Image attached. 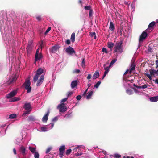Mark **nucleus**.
Listing matches in <instances>:
<instances>
[{
    "instance_id": "f257e3e1",
    "label": "nucleus",
    "mask_w": 158,
    "mask_h": 158,
    "mask_svg": "<svg viewBox=\"0 0 158 158\" xmlns=\"http://www.w3.org/2000/svg\"><path fill=\"white\" fill-rule=\"evenodd\" d=\"M8 16L6 11L0 12V30L2 34L4 43L7 46V49L9 54L15 53V48L17 41L14 39L12 32L13 21L12 19Z\"/></svg>"
},
{
    "instance_id": "f03ea898",
    "label": "nucleus",
    "mask_w": 158,
    "mask_h": 158,
    "mask_svg": "<svg viewBox=\"0 0 158 158\" xmlns=\"http://www.w3.org/2000/svg\"><path fill=\"white\" fill-rule=\"evenodd\" d=\"M147 29L145 30L141 34L140 36L139 39V44L138 45V47H139L143 41L146 39L148 35L147 33Z\"/></svg>"
},
{
    "instance_id": "7ed1b4c3",
    "label": "nucleus",
    "mask_w": 158,
    "mask_h": 158,
    "mask_svg": "<svg viewBox=\"0 0 158 158\" xmlns=\"http://www.w3.org/2000/svg\"><path fill=\"white\" fill-rule=\"evenodd\" d=\"M54 124L53 123H51L47 125H44L40 128V131L42 132H46L51 129L54 127Z\"/></svg>"
},
{
    "instance_id": "20e7f679",
    "label": "nucleus",
    "mask_w": 158,
    "mask_h": 158,
    "mask_svg": "<svg viewBox=\"0 0 158 158\" xmlns=\"http://www.w3.org/2000/svg\"><path fill=\"white\" fill-rule=\"evenodd\" d=\"M122 44L120 42L116 43L114 48L115 52L121 53L122 52L123 50L121 47Z\"/></svg>"
},
{
    "instance_id": "39448f33",
    "label": "nucleus",
    "mask_w": 158,
    "mask_h": 158,
    "mask_svg": "<svg viewBox=\"0 0 158 158\" xmlns=\"http://www.w3.org/2000/svg\"><path fill=\"white\" fill-rule=\"evenodd\" d=\"M44 71L42 68L38 69L36 71V73L33 77V81L34 82L37 81L40 76L42 74Z\"/></svg>"
},
{
    "instance_id": "423d86ee",
    "label": "nucleus",
    "mask_w": 158,
    "mask_h": 158,
    "mask_svg": "<svg viewBox=\"0 0 158 158\" xmlns=\"http://www.w3.org/2000/svg\"><path fill=\"white\" fill-rule=\"evenodd\" d=\"M57 108L59 110V112L60 113L64 112L67 110V108L65 106V104L64 103L59 104L57 107Z\"/></svg>"
},
{
    "instance_id": "0eeeda50",
    "label": "nucleus",
    "mask_w": 158,
    "mask_h": 158,
    "mask_svg": "<svg viewBox=\"0 0 158 158\" xmlns=\"http://www.w3.org/2000/svg\"><path fill=\"white\" fill-rule=\"evenodd\" d=\"M18 151L20 154L23 156H25L27 153V151L26 150V147L23 145L19 147Z\"/></svg>"
},
{
    "instance_id": "6e6552de",
    "label": "nucleus",
    "mask_w": 158,
    "mask_h": 158,
    "mask_svg": "<svg viewBox=\"0 0 158 158\" xmlns=\"http://www.w3.org/2000/svg\"><path fill=\"white\" fill-rule=\"evenodd\" d=\"M17 93V90H13L10 93L6 94L5 96V98L6 99H10L15 96Z\"/></svg>"
},
{
    "instance_id": "1a4fd4ad",
    "label": "nucleus",
    "mask_w": 158,
    "mask_h": 158,
    "mask_svg": "<svg viewBox=\"0 0 158 158\" xmlns=\"http://www.w3.org/2000/svg\"><path fill=\"white\" fill-rule=\"evenodd\" d=\"M17 79V76L15 75H13L10 77L9 80L7 82V83L9 85L13 84L16 81Z\"/></svg>"
},
{
    "instance_id": "9d476101",
    "label": "nucleus",
    "mask_w": 158,
    "mask_h": 158,
    "mask_svg": "<svg viewBox=\"0 0 158 158\" xmlns=\"http://www.w3.org/2000/svg\"><path fill=\"white\" fill-rule=\"evenodd\" d=\"M60 48V45L55 44L50 48V51L52 53H55L57 52Z\"/></svg>"
},
{
    "instance_id": "9b49d317",
    "label": "nucleus",
    "mask_w": 158,
    "mask_h": 158,
    "mask_svg": "<svg viewBox=\"0 0 158 158\" xmlns=\"http://www.w3.org/2000/svg\"><path fill=\"white\" fill-rule=\"evenodd\" d=\"M39 49H38L36 51L35 56V62L38 60H40L42 58V54L41 53H39Z\"/></svg>"
},
{
    "instance_id": "f8f14e48",
    "label": "nucleus",
    "mask_w": 158,
    "mask_h": 158,
    "mask_svg": "<svg viewBox=\"0 0 158 158\" xmlns=\"http://www.w3.org/2000/svg\"><path fill=\"white\" fill-rule=\"evenodd\" d=\"M65 51L69 55H71L73 53H75L73 48L70 46H69L66 48Z\"/></svg>"
},
{
    "instance_id": "ddd939ff",
    "label": "nucleus",
    "mask_w": 158,
    "mask_h": 158,
    "mask_svg": "<svg viewBox=\"0 0 158 158\" xmlns=\"http://www.w3.org/2000/svg\"><path fill=\"white\" fill-rule=\"evenodd\" d=\"M135 65L134 63H132L129 69H127L124 73V75L128 73L131 74L133 70H134L135 68Z\"/></svg>"
},
{
    "instance_id": "4468645a",
    "label": "nucleus",
    "mask_w": 158,
    "mask_h": 158,
    "mask_svg": "<svg viewBox=\"0 0 158 158\" xmlns=\"http://www.w3.org/2000/svg\"><path fill=\"white\" fill-rule=\"evenodd\" d=\"M44 79V75H41L40 78L38 80L36 85L37 86H40L42 84L43 82Z\"/></svg>"
},
{
    "instance_id": "2eb2a0df",
    "label": "nucleus",
    "mask_w": 158,
    "mask_h": 158,
    "mask_svg": "<svg viewBox=\"0 0 158 158\" xmlns=\"http://www.w3.org/2000/svg\"><path fill=\"white\" fill-rule=\"evenodd\" d=\"M49 114V112L48 111L47 113L42 118V121L43 122L46 123L47 121Z\"/></svg>"
},
{
    "instance_id": "dca6fc26",
    "label": "nucleus",
    "mask_w": 158,
    "mask_h": 158,
    "mask_svg": "<svg viewBox=\"0 0 158 158\" xmlns=\"http://www.w3.org/2000/svg\"><path fill=\"white\" fill-rule=\"evenodd\" d=\"M21 100L19 97H13L9 100V102H14L19 101Z\"/></svg>"
},
{
    "instance_id": "f3484780",
    "label": "nucleus",
    "mask_w": 158,
    "mask_h": 158,
    "mask_svg": "<svg viewBox=\"0 0 158 158\" xmlns=\"http://www.w3.org/2000/svg\"><path fill=\"white\" fill-rule=\"evenodd\" d=\"M31 82L29 79H27L25 80V82L23 83V85L25 87H28L30 86Z\"/></svg>"
},
{
    "instance_id": "a211bd4d",
    "label": "nucleus",
    "mask_w": 158,
    "mask_h": 158,
    "mask_svg": "<svg viewBox=\"0 0 158 158\" xmlns=\"http://www.w3.org/2000/svg\"><path fill=\"white\" fill-rule=\"evenodd\" d=\"M25 110H31V105L30 103H25L23 106Z\"/></svg>"
},
{
    "instance_id": "6ab92c4d",
    "label": "nucleus",
    "mask_w": 158,
    "mask_h": 158,
    "mask_svg": "<svg viewBox=\"0 0 158 158\" xmlns=\"http://www.w3.org/2000/svg\"><path fill=\"white\" fill-rule=\"evenodd\" d=\"M84 146L82 145H78L77 146V147H76L74 149L73 151L74 152H79L80 151V149L81 148L83 149L84 148Z\"/></svg>"
},
{
    "instance_id": "aec40b11",
    "label": "nucleus",
    "mask_w": 158,
    "mask_h": 158,
    "mask_svg": "<svg viewBox=\"0 0 158 158\" xmlns=\"http://www.w3.org/2000/svg\"><path fill=\"white\" fill-rule=\"evenodd\" d=\"M77 84V80H74L71 82V86L72 89L75 87Z\"/></svg>"
},
{
    "instance_id": "412c9836",
    "label": "nucleus",
    "mask_w": 158,
    "mask_h": 158,
    "mask_svg": "<svg viewBox=\"0 0 158 158\" xmlns=\"http://www.w3.org/2000/svg\"><path fill=\"white\" fill-rule=\"evenodd\" d=\"M99 77V73L98 71H96L93 74L92 78L93 79H95Z\"/></svg>"
},
{
    "instance_id": "4be33fe9",
    "label": "nucleus",
    "mask_w": 158,
    "mask_h": 158,
    "mask_svg": "<svg viewBox=\"0 0 158 158\" xmlns=\"http://www.w3.org/2000/svg\"><path fill=\"white\" fill-rule=\"evenodd\" d=\"M22 139L23 138L22 137L17 138L16 139L15 141V143L17 145L19 144L22 141Z\"/></svg>"
},
{
    "instance_id": "5701e85b",
    "label": "nucleus",
    "mask_w": 158,
    "mask_h": 158,
    "mask_svg": "<svg viewBox=\"0 0 158 158\" xmlns=\"http://www.w3.org/2000/svg\"><path fill=\"white\" fill-rule=\"evenodd\" d=\"M150 100L153 102H155L158 101V96L151 97L150 98Z\"/></svg>"
},
{
    "instance_id": "b1692460",
    "label": "nucleus",
    "mask_w": 158,
    "mask_h": 158,
    "mask_svg": "<svg viewBox=\"0 0 158 158\" xmlns=\"http://www.w3.org/2000/svg\"><path fill=\"white\" fill-rule=\"evenodd\" d=\"M28 120L29 121L34 122L36 120L35 117L33 115H30L28 117Z\"/></svg>"
},
{
    "instance_id": "393cba45",
    "label": "nucleus",
    "mask_w": 158,
    "mask_h": 158,
    "mask_svg": "<svg viewBox=\"0 0 158 158\" xmlns=\"http://www.w3.org/2000/svg\"><path fill=\"white\" fill-rule=\"evenodd\" d=\"M35 147H33L31 146H29L28 148L29 149L31 152L32 153H34L35 152L36 147V146L34 145Z\"/></svg>"
},
{
    "instance_id": "a878e982",
    "label": "nucleus",
    "mask_w": 158,
    "mask_h": 158,
    "mask_svg": "<svg viewBox=\"0 0 158 158\" xmlns=\"http://www.w3.org/2000/svg\"><path fill=\"white\" fill-rule=\"evenodd\" d=\"M72 112H69V113L66 114L64 116V117L66 119H70L72 117V115L71 114Z\"/></svg>"
},
{
    "instance_id": "bb28decb",
    "label": "nucleus",
    "mask_w": 158,
    "mask_h": 158,
    "mask_svg": "<svg viewBox=\"0 0 158 158\" xmlns=\"http://www.w3.org/2000/svg\"><path fill=\"white\" fill-rule=\"evenodd\" d=\"M32 47L31 44H29L26 48L27 51V53H29L31 51Z\"/></svg>"
},
{
    "instance_id": "cd10ccee",
    "label": "nucleus",
    "mask_w": 158,
    "mask_h": 158,
    "mask_svg": "<svg viewBox=\"0 0 158 158\" xmlns=\"http://www.w3.org/2000/svg\"><path fill=\"white\" fill-rule=\"evenodd\" d=\"M149 71L150 72V74H151L152 76L154 75L155 74H156L157 75H158V72H157L156 70H155L154 69H151L149 70Z\"/></svg>"
},
{
    "instance_id": "c85d7f7f",
    "label": "nucleus",
    "mask_w": 158,
    "mask_h": 158,
    "mask_svg": "<svg viewBox=\"0 0 158 158\" xmlns=\"http://www.w3.org/2000/svg\"><path fill=\"white\" fill-rule=\"evenodd\" d=\"M93 93V91L91 90L89 91L88 95L86 96V99H89L91 98V96Z\"/></svg>"
},
{
    "instance_id": "c756f323",
    "label": "nucleus",
    "mask_w": 158,
    "mask_h": 158,
    "mask_svg": "<svg viewBox=\"0 0 158 158\" xmlns=\"http://www.w3.org/2000/svg\"><path fill=\"white\" fill-rule=\"evenodd\" d=\"M123 158H143V156H135L134 157L129 156H124Z\"/></svg>"
},
{
    "instance_id": "7c9ffc66",
    "label": "nucleus",
    "mask_w": 158,
    "mask_h": 158,
    "mask_svg": "<svg viewBox=\"0 0 158 158\" xmlns=\"http://www.w3.org/2000/svg\"><path fill=\"white\" fill-rule=\"evenodd\" d=\"M114 46V44L111 42H108V47L111 49V50Z\"/></svg>"
},
{
    "instance_id": "2f4dec72",
    "label": "nucleus",
    "mask_w": 158,
    "mask_h": 158,
    "mask_svg": "<svg viewBox=\"0 0 158 158\" xmlns=\"http://www.w3.org/2000/svg\"><path fill=\"white\" fill-rule=\"evenodd\" d=\"M109 29L111 31H113L114 29V26L112 22H110Z\"/></svg>"
},
{
    "instance_id": "473e14b6",
    "label": "nucleus",
    "mask_w": 158,
    "mask_h": 158,
    "mask_svg": "<svg viewBox=\"0 0 158 158\" xmlns=\"http://www.w3.org/2000/svg\"><path fill=\"white\" fill-rule=\"evenodd\" d=\"M65 150V146L64 145H62L59 148V152H64V151Z\"/></svg>"
},
{
    "instance_id": "72a5a7b5",
    "label": "nucleus",
    "mask_w": 158,
    "mask_h": 158,
    "mask_svg": "<svg viewBox=\"0 0 158 158\" xmlns=\"http://www.w3.org/2000/svg\"><path fill=\"white\" fill-rule=\"evenodd\" d=\"M26 111H24L22 114L23 116H25L27 114H28L31 111V110H26Z\"/></svg>"
},
{
    "instance_id": "f704fd0d",
    "label": "nucleus",
    "mask_w": 158,
    "mask_h": 158,
    "mask_svg": "<svg viewBox=\"0 0 158 158\" xmlns=\"http://www.w3.org/2000/svg\"><path fill=\"white\" fill-rule=\"evenodd\" d=\"M75 33H72L71 35L70 38L71 41L72 42H74L75 41Z\"/></svg>"
},
{
    "instance_id": "c9c22d12",
    "label": "nucleus",
    "mask_w": 158,
    "mask_h": 158,
    "mask_svg": "<svg viewBox=\"0 0 158 158\" xmlns=\"http://www.w3.org/2000/svg\"><path fill=\"white\" fill-rule=\"evenodd\" d=\"M152 48L150 46H148L146 51V52L148 53L152 52Z\"/></svg>"
},
{
    "instance_id": "e433bc0d",
    "label": "nucleus",
    "mask_w": 158,
    "mask_h": 158,
    "mask_svg": "<svg viewBox=\"0 0 158 158\" xmlns=\"http://www.w3.org/2000/svg\"><path fill=\"white\" fill-rule=\"evenodd\" d=\"M16 117V115L15 114H12L9 115V118L10 119H12L15 118Z\"/></svg>"
},
{
    "instance_id": "4c0bfd02",
    "label": "nucleus",
    "mask_w": 158,
    "mask_h": 158,
    "mask_svg": "<svg viewBox=\"0 0 158 158\" xmlns=\"http://www.w3.org/2000/svg\"><path fill=\"white\" fill-rule=\"evenodd\" d=\"M117 59H114L112 60L110 63V65L111 67L117 61Z\"/></svg>"
},
{
    "instance_id": "58836bf2",
    "label": "nucleus",
    "mask_w": 158,
    "mask_h": 158,
    "mask_svg": "<svg viewBox=\"0 0 158 158\" xmlns=\"http://www.w3.org/2000/svg\"><path fill=\"white\" fill-rule=\"evenodd\" d=\"M126 93L129 95H131L133 94V91L131 89H128L126 90Z\"/></svg>"
},
{
    "instance_id": "ea45409f",
    "label": "nucleus",
    "mask_w": 158,
    "mask_h": 158,
    "mask_svg": "<svg viewBox=\"0 0 158 158\" xmlns=\"http://www.w3.org/2000/svg\"><path fill=\"white\" fill-rule=\"evenodd\" d=\"M155 23H156L155 22H154V21L152 22L148 25V27L150 28V27H152L153 26H154L155 25Z\"/></svg>"
},
{
    "instance_id": "a19ab883",
    "label": "nucleus",
    "mask_w": 158,
    "mask_h": 158,
    "mask_svg": "<svg viewBox=\"0 0 158 158\" xmlns=\"http://www.w3.org/2000/svg\"><path fill=\"white\" fill-rule=\"evenodd\" d=\"M91 7L90 6H84V9L85 10H91Z\"/></svg>"
},
{
    "instance_id": "79ce46f5",
    "label": "nucleus",
    "mask_w": 158,
    "mask_h": 158,
    "mask_svg": "<svg viewBox=\"0 0 158 158\" xmlns=\"http://www.w3.org/2000/svg\"><path fill=\"white\" fill-rule=\"evenodd\" d=\"M25 88L27 90V93H28L31 92V87L30 86L25 87Z\"/></svg>"
},
{
    "instance_id": "37998d69",
    "label": "nucleus",
    "mask_w": 158,
    "mask_h": 158,
    "mask_svg": "<svg viewBox=\"0 0 158 158\" xmlns=\"http://www.w3.org/2000/svg\"><path fill=\"white\" fill-rule=\"evenodd\" d=\"M101 83V82L100 81H98L97 83L94 85V87L96 88H98L99 87V86L100 85Z\"/></svg>"
},
{
    "instance_id": "c03bdc74",
    "label": "nucleus",
    "mask_w": 158,
    "mask_h": 158,
    "mask_svg": "<svg viewBox=\"0 0 158 158\" xmlns=\"http://www.w3.org/2000/svg\"><path fill=\"white\" fill-rule=\"evenodd\" d=\"M34 153L35 158H39V155L38 152H35Z\"/></svg>"
},
{
    "instance_id": "a18cd8bd",
    "label": "nucleus",
    "mask_w": 158,
    "mask_h": 158,
    "mask_svg": "<svg viewBox=\"0 0 158 158\" xmlns=\"http://www.w3.org/2000/svg\"><path fill=\"white\" fill-rule=\"evenodd\" d=\"M105 66H106V65L105 64H104V66H103L104 69L105 70H106L107 71H108L109 72V69L111 67L110 66V65L108 66H107V67H106Z\"/></svg>"
},
{
    "instance_id": "49530a36",
    "label": "nucleus",
    "mask_w": 158,
    "mask_h": 158,
    "mask_svg": "<svg viewBox=\"0 0 158 158\" xmlns=\"http://www.w3.org/2000/svg\"><path fill=\"white\" fill-rule=\"evenodd\" d=\"M80 73V70L79 69H76L73 71V73L76 74H79Z\"/></svg>"
},
{
    "instance_id": "de8ad7c7",
    "label": "nucleus",
    "mask_w": 158,
    "mask_h": 158,
    "mask_svg": "<svg viewBox=\"0 0 158 158\" xmlns=\"http://www.w3.org/2000/svg\"><path fill=\"white\" fill-rule=\"evenodd\" d=\"M150 74H149L148 73H145V75L150 80H151L152 79V77L151 76Z\"/></svg>"
},
{
    "instance_id": "09e8293b",
    "label": "nucleus",
    "mask_w": 158,
    "mask_h": 158,
    "mask_svg": "<svg viewBox=\"0 0 158 158\" xmlns=\"http://www.w3.org/2000/svg\"><path fill=\"white\" fill-rule=\"evenodd\" d=\"M71 149H69L66 150V153L67 155H68L71 153Z\"/></svg>"
},
{
    "instance_id": "8fccbe9b",
    "label": "nucleus",
    "mask_w": 158,
    "mask_h": 158,
    "mask_svg": "<svg viewBox=\"0 0 158 158\" xmlns=\"http://www.w3.org/2000/svg\"><path fill=\"white\" fill-rule=\"evenodd\" d=\"M121 156L118 154H115L114 157L115 158H119Z\"/></svg>"
},
{
    "instance_id": "3c124183",
    "label": "nucleus",
    "mask_w": 158,
    "mask_h": 158,
    "mask_svg": "<svg viewBox=\"0 0 158 158\" xmlns=\"http://www.w3.org/2000/svg\"><path fill=\"white\" fill-rule=\"evenodd\" d=\"M51 149H52L51 148V147L48 148L46 150V152H45V153L46 154H47L48 153H49L50 152V151H51Z\"/></svg>"
},
{
    "instance_id": "603ef678",
    "label": "nucleus",
    "mask_w": 158,
    "mask_h": 158,
    "mask_svg": "<svg viewBox=\"0 0 158 158\" xmlns=\"http://www.w3.org/2000/svg\"><path fill=\"white\" fill-rule=\"evenodd\" d=\"M51 27H48L47 30H46V31L45 32V34H46L47 33H48L51 30Z\"/></svg>"
},
{
    "instance_id": "864d4df0",
    "label": "nucleus",
    "mask_w": 158,
    "mask_h": 158,
    "mask_svg": "<svg viewBox=\"0 0 158 158\" xmlns=\"http://www.w3.org/2000/svg\"><path fill=\"white\" fill-rule=\"evenodd\" d=\"M58 117H57V116L55 117L52 119V121L54 122H56V121H57L58 120Z\"/></svg>"
},
{
    "instance_id": "5fc2aeb1",
    "label": "nucleus",
    "mask_w": 158,
    "mask_h": 158,
    "mask_svg": "<svg viewBox=\"0 0 158 158\" xmlns=\"http://www.w3.org/2000/svg\"><path fill=\"white\" fill-rule=\"evenodd\" d=\"M93 14V11H92V10H90L89 11V17L90 18H91Z\"/></svg>"
},
{
    "instance_id": "6e6d98bb",
    "label": "nucleus",
    "mask_w": 158,
    "mask_h": 158,
    "mask_svg": "<svg viewBox=\"0 0 158 158\" xmlns=\"http://www.w3.org/2000/svg\"><path fill=\"white\" fill-rule=\"evenodd\" d=\"M68 99V98H64L63 99H62L61 101V103H63V102H66L67 100Z\"/></svg>"
},
{
    "instance_id": "4d7b16f0",
    "label": "nucleus",
    "mask_w": 158,
    "mask_h": 158,
    "mask_svg": "<svg viewBox=\"0 0 158 158\" xmlns=\"http://www.w3.org/2000/svg\"><path fill=\"white\" fill-rule=\"evenodd\" d=\"M36 19L38 21H40L41 19V16L40 15L37 16L36 17Z\"/></svg>"
},
{
    "instance_id": "13d9d810",
    "label": "nucleus",
    "mask_w": 158,
    "mask_h": 158,
    "mask_svg": "<svg viewBox=\"0 0 158 158\" xmlns=\"http://www.w3.org/2000/svg\"><path fill=\"white\" fill-rule=\"evenodd\" d=\"M82 152L78 153V152L77 153H75L74 154L75 156H81L82 154Z\"/></svg>"
},
{
    "instance_id": "bf43d9fd",
    "label": "nucleus",
    "mask_w": 158,
    "mask_h": 158,
    "mask_svg": "<svg viewBox=\"0 0 158 158\" xmlns=\"http://www.w3.org/2000/svg\"><path fill=\"white\" fill-rule=\"evenodd\" d=\"M102 51L104 52L105 53H108V51L106 48H103L102 49Z\"/></svg>"
},
{
    "instance_id": "052dcab7",
    "label": "nucleus",
    "mask_w": 158,
    "mask_h": 158,
    "mask_svg": "<svg viewBox=\"0 0 158 158\" xmlns=\"http://www.w3.org/2000/svg\"><path fill=\"white\" fill-rule=\"evenodd\" d=\"M73 94V92L72 91H69L67 93L68 97H69Z\"/></svg>"
},
{
    "instance_id": "680f3d73",
    "label": "nucleus",
    "mask_w": 158,
    "mask_h": 158,
    "mask_svg": "<svg viewBox=\"0 0 158 158\" xmlns=\"http://www.w3.org/2000/svg\"><path fill=\"white\" fill-rule=\"evenodd\" d=\"M133 85L134 86L136 87V88L138 89H142V86H137L135 84H134Z\"/></svg>"
},
{
    "instance_id": "e2e57ef3",
    "label": "nucleus",
    "mask_w": 158,
    "mask_h": 158,
    "mask_svg": "<svg viewBox=\"0 0 158 158\" xmlns=\"http://www.w3.org/2000/svg\"><path fill=\"white\" fill-rule=\"evenodd\" d=\"M76 98L77 100H79L81 98V95H78L76 97Z\"/></svg>"
},
{
    "instance_id": "0e129e2a",
    "label": "nucleus",
    "mask_w": 158,
    "mask_h": 158,
    "mask_svg": "<svg viewBox=\"0 0 158 158\" xmlns=\"http://www.w3.org/2000/svg\"><path fill=\"white\" fill-rule=\"evenodd\" d=\"M133 89L134 90L135 93L138 94L140 93V92H139L138 90L136 89H135V88H133Z\"/></svg>"
},
{
    "instance_id": "69168bd1",
    "label": "nucleus",
    "mask_w": 158,
    "mask_h": 158,
    "mask_svg": "<svg viewBox=\"0 0 158 158\" xmlns=\"http://www.w3.org/2000/svg\"><path fill=\"white\" fill-rule=\"evenodd\" d=\"M147 87V85H144L142 86V89H145Z\"/></svg>"
},
{
    "instance_id": "338daca9",
    "label": "nucleus",
    "mask_w": 158,
    "mask_h": 158,
    "mask_svg": "<svg viewBox=\"0 0 158 158\" xmlns=\"http://www.w3.org/2000/svg\"><path fill=\"white\" fill-rule=\"evenodd\" d=\"M91 77V74H88L87 77V79L88 80L90 79Z\"/></svg>"
},
{
    "instance_id": "774afa93",
    "label": "nucleus",
    "mask_w": 158,
    "mask_h": 158,
    "mask_svg": "<svg viewBox=\"0 0 158 158\" xmlns=\"http://www.w3.org/2000/svg\"><path fill=\"white\" fill-rule=\"evenodd\" d=\"M65 43L67 44H70V41L69 40H67L65 42Z\"/></svg>"
}]
</instances>
